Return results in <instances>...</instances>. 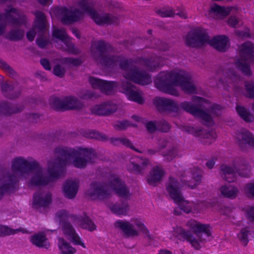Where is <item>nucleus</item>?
<instances>
[{"instance_id": "49530a36", "label": "nucleus", "mask_w": 254, "mask_h": 254, "mask_svg": "<svg viewBox=\"0 0 254 254\" xmlns=\"http://www.w3.org/2000/svg\"><path fill=\"white\" fill-rule=\"evenodd\" d=\"M86 137L100 140H105L106 139L105 135L95 130L89 131V134L86 135Z\"/></svg>"}, {"instance_id": "1a4fd4ad", "label": "nucleus", "mask_w": 254, "mask_h": 254, "mask_svg": "<svg viewBox=\"0 0 254 254\" xmlns=\"http://www.w3.org/2000/svg\"><path fill=\"white\" fill-rule=\"evenodd\" d=\"M186 44L192 47H199L208 44L221 52H225L230 47V40L225 35H218L209 39L206 30L201 27L191 30L185 38Z\"/></svg>"}, {"instance_id": "39448f33", "label": "nucleus", "mask_w": 254, "mask_h": 254, "mask_svg": "<svg viewBox=\"0 0 254 254\" xmlns=\"http://www.w3.org/2000/svg\"><path fill=\"white\" fill-rule=\"evenodd\" d=\"M154 84L159 90L175 96L179 95L176 86L180 87L186 93H198L191 74L183 70L162 71L157 75L154 80Z\"/></svg>"}, {"instance_id": "4c0bfd02", "label": "nucleus", "mask_w": 254, "mask_h": 254, "mask_svg": "<svg viewBox=\"0 0 254 254\" xmlns=\"http://www.w3.org/2000/svg\"><path fill=\"white\" fill-rule=\"evenodd\" d=\"M245 96L247 97L254 99V81H246L245 84ZM252 109L254 110V103L252 105Z\"/></svg>"}, {"instance_id": "2eb2a0df", "label": "nucleus", "mask_w": 254, "mask_h": 254, "mask_svg": "<svg viewBox=\"0 0 254 254\" xmlns=\"http://www.w3.org/2000/svg\"><path fill=\"white\" fill-rule=\"evenodd\" d=\"M242 166L240 168L237 167L239 163L234 161L232 166L223 164L221 166V170L223 172V179L228 182H233L236 180L237 174L244 177H248L250 175V167L244 161L241 162Z\"/></svg>"}, {"instance_id": "f8f14e48", "label": "nucleus", "mask_w": 254, "mask_h": 254, "mask_svg": "<svg viewBox=\"0 0 254 254\" xmlns=\"http://www.w3.org/2000/svg\"><path fill=\"white\" fill-rule=\"evenodd\" d=\"M254 62V45L250 42L243 44L240 49L239 57L234 60L235 65L245 75L252 74L250 63Z\"/></svg>"}, {"instance_id": "ea45409f", "label": "nucleus", "mask_w": 254, "mask_h": 254, "mask_svg": "<svg viewBox=\"0 0 254 254\" xmlns=\"http://www.w3.org/2000/svg\"><path fill=\"white\" fill-rule=\"evenodd\" d=\"M133 126L137 127V125L134 124H132L128 121H118L114 123V127L116 130H125L128 127Z\"/></svg>"}, {"instance_id": "79ce46f5", "label": "nucleus", "mask_w": 254, "mask_h": 254, "mask_svg": "<svg viewBox=\"0 0 254 254\" xmlns=\"http://www.w3.org/2000/svg\"><path fill=\"white\" fill-rule=\"evenodd\" d=\"M249 235H251L250 231L248 228H246L242 229L238 235L239 239L245 245H246L248 243Z\"/></svg>"}, {"instance_id": "4be33fe9", "label": "nucleus", "mask_w": 254, "mask_h": 254, "mask_svg": "<svg viewBox=\"0 0 254 254\" xmlns=\"http://www.w3.org/2000/svg\"><path fill=\"white\" fill-rule=\"evenodd\" d=\"M149 163V160L146 158L137 157L132 158L127 165V169L130 172L136 174H141Z\"/></svg>"}, {"instance_id": "680f3d73", "label": "nucleus", "mask_w": 254, "mask_h": 254, "mask_svg": "<svg viewBox=\"0 0 254 254\" xmlns=\"http://www.w3.org/2000/svg\"><path fill=\"white\" fill-rule=\"evenodd\" d=\"M215 162L214 158H212L207 162V163H206V165L209 169H211L215 165Z\"/></svg>"}, {"instance_id": "5fc2aeb1", "label": "nucleus", "mask_w": 254, "mask_h": 254, "mask_svg": "<svg viewBox=\"0 0 254 254\" xmlns=\"http://www.w3.org/2000/svg\"><path fill=\"white\" fill-rule=\"evenodd\" d=\"M18 11L15 8L8 6L5 9L4 16H13L14 15H19Z\"/></svg>"}, {"instance_id": "dca6fc26", "label": "nucleus", "mask_w": 254, "mask_h": 254, "mask_svg": "<svg viewBox=\"0 0 254 254\" xmlns=\"http://www.w3.org/2000/svg\"><path fill=\"white\" fill-rule=\"evenodd\" d=\"M223 74V77L219 80V84L221 83L227 89L232 88L236 95L239 96L243 93L242 78L236 69L229 68L227 71H224Z\"/></svg>"}, {"instance_id": "864d4df0", "label": "nucleus", "mask_w": 254, "mask_h": 254, "mask_svg": "<svg viewBox=\"0 0 254 254\" xmlns=\"http://www.w3.org/2000/svg\"><path fill=\"white\" fill-rule=\"evenodd\" d=\"M177 150L176 148H173L169 150L168 152L164 155L165 158L168 161L172 160L177 155Z\"/></svg>"}, {"instance_id": "f704fd0d", "label": "nucleus", "mask_w": 254, "mask_h": 254, "mask_svg": "<svg viewBox=\"0 0 254 254\" xmlns=\"http://www.w3.org/2000/svg\"><path fill=\"white\" fill-rule=\"evenodd\" d=\"M236 111L238 115L245 122H252L254 120V117L252 114L246 108L240 105H237Z\"/></svg>"}, {"instance_id": "6ab92c4d", "label": "nucleus", "mask_w": 254, "mask_h": 254, "mask_svg": "<svg viewBox=\"0 0 254 254\" xmlns=\"http://www.w3.org/2000/svg\"><path fill=\"white\" fill-rule=\"evenodd\" d=\"M52 194L48 190H39L33 194L32 207L40 211L44 212L51 204Z\"/></svg>"}, {"instance_id": "f3484780", "label": "nucleus", "mask_w": 254, "mask_h": 254, "mask_svg": "<svg viewBox=\"0 0 254 254\" xmlns=\"http://www.w3.org/2000/svg\"><path fill=\"white\" fill-rule=\"evenodd\" d=\"M53 36L54 38L59 39L60 42L63 44L60 45L57 43V47L59 49L74 55H77L80 53L79 49L75 47L74 44L71 42L70 39L68 37L64 28L54 27Z\"/></svg>"}, {"instance_id": "de8ad7c7", "label": "nucleus", "mask_w": 254, "mask_h": 254, "mask_svg": "<svg viewBox=\"0 0 254 254\" xmlns=\"http://www.w3.org/2000/svg\"><path fill=\"white\" fill-rule=\"evenodd\" d=\"M244 210L246 212L247 216L251 221L254 220V206L251 205H247Z\"/></svg>"}, {"instance_id": "e2e57ef3", "label": "nucleus", "mask_w": 254, "mask_h": 254, "mask_svg": "<svg viewBox=\"0 0 254 254\" xmlns=\"http://www.w3.org/2000/svg\"><path fill=\"white\" fill-rule=\"evenodd\" d=\"M38 0L39 1L40 3H41L42 4H45L51 1V0Z\"/></svg>"}, {"instance_id": "473e14b6", "label": "nucleus", "mask_w": 254, "mask_h": 254, "mask_svg": "<svg viewBox=\"0 0 254 254\" xmlns=\"http://www.w3.org/2000/svg\"><path fill=\"white\" fill-rule=\"evenodd\" d=\"M58 246L60 254H73L76 252V250L63 238H60L59 239Z\"/></svg>"}, {"instance_id": "6e6552de", "label": "nucleus", "mask_w": 254, "mask_h": 254, "mask_svg": "<svg viewBox=\"0 0 254 254\" xmlns=\"http://www.w3.org/2000/svg\"><path fill=\"white\" fill-rule=\"evenodd\" d=\"M56 217L61 225L64 235L69 239L74 244L80 245L83 248L85 246L80 240V237L76 233L72 226L68 222L67 219L70 217L71 221L76 225L82 228L92 231L95 229V225L91 220L87 216L86 214L83 213L82 215H69L65 210L59 211L56 214Z\"/></svg>"}, {"instance_id": "58836bf2", "label": "nucleus", "mask_w": 254, "mask_h": 254, "mask_svg": "<svg viewBox=\"0 0 254 254\" xmlns=\"http://www.w3.org/2000/svg\"><path fill=\"white\" fill-rule=\"evenodd\" d=\"M59 62L64 64L72 66H78L82 63L80 58H63L59 60Z\"/></svg>"}, {"instance_id": "052dcab7", "label": "nucleus", "mask_w": 254, "mask_h": 254, "mask_svg": "<svg viewBox=\"0 0 254 254\" xmlns=\"http://www.w3.org/2000/svg\"><path fill=\"white\" fill-rule=\"evenodd\" d=\"M39 118V115L37 114H28L27 119L29 121L37 122V119Z\"/></svg>"}, {"instance_id": "a878e982", "label": "nucleus", "mask_w": 254, "mask_h": 254, "mask_svg": "<svg viewBox=\"0 0 254 254\" xmlns=\"http://www.w3.org/2000/svg\"><path fill=\"white\" fill-rule=\"evenodd\" d=\"M156 14L163 16H182L185 14V10L182 7H172L168 6L158 7L155 9Z\"/></svg>"}, {"instance_id": "9b49d317", "label": "nucleus", "mask_w": 254, "mask_h": 254, "mask_svg": "<svg viewBox=\"0 0 254 254\" xmlns=\"http://www.w3.org/2000/svg\"><path fill=\"white\" fill-rule=\"evenodd\" d=\"M25 23V17H0V34L5 33V37L10 40H20L24 32L19 26Z\"/></svg>"}, {"instance_id": "6e6d98bb", "label": "nucleus", "mask_w": 254, "mask_h": 254, "mask_svg": "<svg viewBox=\"0 0 254 254\" xmlns=\"http://www.w3.org/2000/svg\"><path fill=\"white\" fill-rule=\"evenodd\" d=\"M153 48L158 49L159 50L166 51L168 50V46L166 43L163 42L162 41L158 40H157V43H156V46L153 47Z\"/></svg>"}, {"instance_id": "393cba45", "label": "nucleus", "mask_w": 254, "mask_h": 254, "mask_svg": "<svg viewBox=\"0 0 254 254\" xmlns=\"http://www.w3.org/2000/svg\"><path fill=\"white\" fill-rule=\"evenodd\" d=\"M79 181L75 179L67 180L63 184V191L64 196L68 199L74 198L78 190Z\"/></svg>"}, {"instance_id": "a18cd8bd", "label": "nucleus", "mask_w": 254, "mask_h": 254, "mask_svg": "<svg viewBox=\"0 0 254 254\" xmlns=\"http://www.w3.org/2000/svg\"><path fill=\"white\" fill-rule=\"evenodd\" d=\"M79 97L81 99H89L93 98H97L98 96L94 91L86 90L81 93L79 95Z\"/></svg>"}, {"instance_id": "c85d7f7f", "label": "nucleus", "mask_w": 254, "mask_h": 254, "mask_svg": "<svg viewBox=\"0 0 254 254\" xmlns=\"http://www.w3.org/2000/svg\"><path fill=\"white\" fill-rule=\"evenodd\" d=\"M164 175V171L162 168L158 166L154 167L150 172L147 179V182L151 185H155L159 182Z\"/></svg>"}, {"instance_id": "f257e3e1", "label": "nucleus", "mask_w": 254, "mask_h": 254, "mask_svg": "<svg viewBox=\"0 0 254 254\" xmlns=\"http://www.w3.org/2000/svg\"><path fill=\"white\" fill-rule=\"evenodd\" d=\"M54 155L55 158L48 162L47 174L35 160L21 157L14 158L11 171L3 170L0 173V199L4 193L16 190L20 179L31 177L29 183L31 186H46L64 176L66 165L72 164L76 168H83L87 163H94L97 159V154L92 148L63 145L55 148Z\"/></svg>"}, {"instance_id": "2f4dec72", "label": "nucleus", "mask_w": 254, "mask_h": 254, "mask_svg": "<svg viewBox=\"0 0 254 254\" xmlns=\"http://www.w3.org/2000/svg\"><path fill=\"white\" fill-rule=\"evenodd\" d=\"M31 241L34 245L38 247L44 248L48 249L50 247V243L46 238L43 232L40 233L32 236Z\"/></svg>"}, {"instance_id": "69168bd1", "label": "nucleus", "mask_w": 254, "mask_h": 254, "mask_svg": "<svg viewBox=\"0 0 254 254\" xmlns=\"http://www.w3.org/2000/svg\"><path fill=\"white\" fill-rule=\"evenodd\" d=\"M36 16H43L44 14L42 12L40 11H38L37 12V13L35 14Z\"/></svg>"}, {"instance_id": "412c9836", "label": "nucleus", "mask_w": 254, "mask_h": 254, "mask_svg": "<svg viewBox=\"0 0 254 254\" xmlns=\"http://www.w3.org/2000/svg\"><path fill=\"white\" fill-rule=\"evenodd\" d=\"M132 119L137 122H140L145 124L148 131L151 133L155 131L156 130L163 132H167L170 128L169 124L164 120L159 122H147L145 119L137 115L132 116Z\"/></svg>"}, {"instance_id": "8fccbe9b", "label": "nucleus", "mask_w": 254, "mask_h": 254, "mask_svg": "<svg viewBox=\"0 0 254 254\" xmlns=\"http://www.w3.org/2000/svg\"><path fill=\"white\" fill-rule=\"evenodd\" d=\"M53 72L56 76L62 77L64 75L65 69L64 67L58 64L55 65Z\"/></svg>"}, {"instance_id": "c03bdc74", "label": "nucleus", "mask_w": 254, "mask_h": 254, "mask_svg": "<svg viewBox=\"0 0 254 254\" xmlns=\"http://www.w3.org/2000/svg\"><path fill=\"white\" fill-rule=\"evenodd\" d=\"M0 67L6 72L9 76H14L15 72L5 62L0 59Z\"/></svg>"}, {"instance_id": "338daca9", "label": "nucleus", "mask_w": 254, "mask_h": 254, "mask_svg": "<svg viewBox=\"0 0 254 254\" xmlns=\"http://www.w3.org/2000/svg\"><path fill=\"white\" fill-rule=\"evenodd\" d=\"M73 33L74 34L75 36H76L77 38H79V34L77 31H73Z\"/></svg>"}, {"instance_id": "4d7b16f0", "label": "nucleus", "mask_w": 254, "mask_h": 254, "mask_svg": "<svg viewBox=\"0 0 254 254\" xmlns=\"http://www.w3.org/2000/svg\"><path fill=\"white\" fill-rule=\"evenodd\" d=\"M236 33L238 36L241 37H249L250 36L249 30L248 29H246L245 31L237 30L236 31Z\"/></svg>"}, {"instance_id": "3c124183", "label": "nucleus", "mask_w": 254, "mask_h": 254, "mask_svg": "<svg viewBox=\"0 0 254 254\" xmlns=\"http://www.w3.org/2000/svg\"><path fill=\"white\" fill-rule=\"evenodd\" d=\"M228 23L230 26L235 28L239 27L242 24L238 17H229Z\"/></svg>"}, {"instance_id": "aec40b11", "label": "nucleus", "mask_w": 254, "mask_h": 254, "mask_svg": "<svg viewBox=\"0 0 254 254\" xmlns=\"http://www.w3.org/2000/svg\"><path fill=\"white\" fill-rule=\"evenodd\" d=\"M179 128L183 131L199 137L201 141L206 145H209L213 142L216 137V132L213 130L196 128L192 126L186 125H181Z\"/></svg>"}, {"instance_id": "a211bd4d", "label": "nucleus", "mask_w": 254, "mask_h": 254, "mask_svg": "<svg viewBox=\"0 0 254 254\" xmlns=\"http://www.w3.org/2000/svg\"><path fill=\"white\" fill-rule=\"evenodd\" d=\"M50 102L53 108L57 110L79 109L83 106V103L73 96H67L64 99L52 97Z\"/></svg>"}, {"instance_id": "cd10ccee", "label": "nucleus", "mask_w": 254, "mask_h": 254, "mask_svg": "<svg viewBox=\"0 0 254 254\" xmlns=\"http://www.w3.org/2000/svg\"><path fill=\"white\" fill-rule=\"evenodd\" d=\"M219 191L223 196L231 199L236 198L239 193V190L236 187L230 184L222 186Z\"/></svg>"}, {"instance_id": "774afa93", "label": "nucleus", "mask_w": 254, "mask_h": 254, "mask_svg": "<svg viewBox=\"0 0 254 254\" xmlns=\"http://www.w3.org/2000/svg\"><path fill=\"white\" fill-rule=\"evenodd\" d=\"M147 33H148V34L151 35V33H152V30H148Z\"/></svg>"}, {"instance_id": "a19ab883", "label": "nucleus", "mask_w": 254, "mask_h": 254, "mask_svg": "<svg viewBox=\"0 0 254 254\" xmlns=\"http://www.w3.org/2000/svg\"><path fill=\"white\" fill-rule=\"evenodd\" d=\"M93 21L98 25L110 24L112 23L113 17H91Z\"/></svg>"}, {"instance_id": "e433bc0d", "label": "nucleus", "mask_w": 254, "mask_h": 254, "mask_svg": "<svg viewBox=\"0 0 254 254\" xmlns=\"http://www.w3.org/2000/svg\"><path fill=\"white\" fill-rule=\"evenodd\" d=\"M19 232H22L23 233L26 232V231L22 228L11 229L7 226L0 225V236L12 235L17 233Z\"/></svg>"}, {"instance_id": "c9c22d12", "label": "nucleus", "mask_w": 254, "mask_h": 254, "mask_svg": "<svg viewBox=\"0 0 254 254\" xmlns=\"http://www.w3.org/2000/svg\"><path fill=\"white\" fill-rule=\"evenodd\" d=\"M111 141L114 145H117L120 144H122L137 152L142 153V151L135 148L132 145L130 140L126 137L112 138Z\"/></svg>"}, {"instance_id": "09e8293b", "label": "nucleus", "mask_w": 254, "mask_h": 254, "mask_svg": "<svg viewBox=\"0 0 254 254\" xmlns=\"http://www.w3.org/2000/svg\"><path fill=\"white\" fill-rule=\"evenodd\" d=\"M60 20L64 24L69 25L79 20L80 17H60Z\"/></svg>"}, {"instance_id": "9d476101", "label": "nucleus", "mask_w": 254, "mask_h": 254, "mask_svg": "<svg viewBox=\"0 0 254 254\" xmlns=\"http://www.w3.org/2000/svg\"><path fill=\"white\" fill-rule=\"evenodd\" d=\"M82 13L90 16H101L104 14L101 8L92 6L89 0H79L76 6L69 8L56 7L52 9L50 11V14L55 16H76Z\"/></svg>"}, {"instance_id": "13d9d810", "label": "nucleus", "mask_w": 254, "mask_h": 254, "mask_svg": "<svg viewBox=\"0 0 254 254\" xmlns=\"http://www.w3.org/2000/svg\"><path fill=\"white\" fill-rule=\"evenodd\" d=\"M220 212L222 214L225 215H229L231 211V208L226 206H222L221 207L220 210Z\"/></svg>"}, {"instance_id": "c756f323", "label": "nucleus", "mask_w": 254, "mask_h": 254, "mask_svg": "<svg viewBox=\"0 0 254 254\" xmlns=\"http://www.w3.org/2000/svg\"><path fill=\"white\" fill-rule=\"evenodd\" d=\"M237 8L234 6L224 7L214 3L211 5L209 11L216 14L228 15L236 11Z\"/></svg>"}, {"instance_id": "ddd939ff", "label": "nucleus", "mask_w": 254, "mask_h": 254, "mask_svg": "<svg viewBox=\"0 0 254 254\" xmlns=\"http://www.w3.org/2000/svg\"><path fill=\"white\" fill-rule=\"evenodd\" d=\"M134 225L143 234L147 235L148 233V231L142 221L138 218H133L130 221L118 220L114 223L115 228L121 230L126 237L136 236L138 235V230L135 229Z\"/></svg>"}, {"instance_id": "4468645a", "label": "nucleus", "mask_w": 254, "mask_h": 254, "mask_svg": "<svg viewBox=\"0 0 254 254\" xmlns=\"http://www.w3.org/2000/svg\"><path fill=\"white\" fill-rule=\"evenodd\" d=\"M46 17H36L33 28L27 33V39L32 41L37 33L39 37L37 39L38 46L41 48H45L49 43V39L46 36L47 30V24Z\"/></svg>"}, {"instance_id": "0e129e2a", "label": "nucleus", "mask_w": 254, "mask_h": 254, "mask_svg": "<svg viewBox=\"0 0 254 254\" xmlns=\"http://www.w3.org/2000/svg\"><path fill=\"white\" fill-rule=\"evenodd\" d=\"M158 254H171V253L168 251H161Z\"/></svg>"}, {"instance_id": "72a5a7b5", "label": "nucleus", "mask_w": 254, "mask_h": 254, "mask_svg": "<svg viewBox=\"0 0 254 254\" xmlns=\"http://www.w3.org/2000/svg\"><path fill=\"white\" fill-rule=\"evenodd\" d=\"M21 107H14L6 102H0V114L9 115L20 112Z\"/></svg>"}, {"instance_id": "20e7f679", "label": "nucleus", "mask_w": 254, "mask_h": 254, "mask_svg": "<svg viewBox=\"0 0 254 254\" xmlns=\"http://www.w3.org/2000/svg\"><path fill=\"white\" fill-rule=\"evenodd\" d=\"M201 180V171L198 168L191 170L190 175L185 172L181 175L182 185L174 178L170 177L166 185V190L170 196L184 212L189 213H197L210 207H213L210 202L197 200L196 202L185 200L181 192V188L188 187L194 188Z\"/></svg>"}, {"instance_id": "bf43d9fd", "label": "nucleus", "mask_w": 254, "mask_h": 254, "mask_svg": "<svg viewBox=\"0 0 254 254\" xmlns=\"http://www.w3.org/2000/svg\"><path fill=\"white\" fill-rule=\"evenodd\" d=\"M41 64L46 70H50L51 69L50 64L46 59H43L40 61Z\"/></svg>"}, {"instance_id": "603ef678", "label": "nucleus", "mask_w": 254, "mask_h": 254, "mask_svg": "<svg viewBox=\"0 0 254 254\" xmlns=\"http://www.w3.org/2000/svg\"><path fill=\"white\" fill-rule=\"evenodd\" d=\"M167 145L166 141L164 139H161L159 141V148L157 150L154 149H149L148 150V153L149 154H154L156 152L160 151L161 149L165 148Z\"/></svg>"}, {"instance_id": "f03ea898", "label": "nucleus", "mask_w": 254, "mask_h": 254, "mask_svg": "<svg viewBox=\"0 0 254 254\" xmlns=\"http://www.w3.org/2000/svg\"><path fill=\"white\" fill-rule=\"evenodd\" d=\"M113 50L110 44L103 40L93 41L91 44L90 52L94 59L109 72L121 69L124 71L125 80L116 82L90 76L89 78L90 84L93 88L98 89L106 95L119 91L124 93L129 100L143 104L144 102L143 93L130 81L141 85L151 83V75L145 71L140 70L136 65L153 71L164 64L162 59L155 56L149 59L140 58L133 61L124 57L114 56L112 54Z\"/></svg>"}, {"instance_id": "b1692460", "label": "nucleus", "mask_w": 254, "mask_h": 254, "mask_svg": "<svg viewBox=\"0 0 254 254\" xmlns=\"http://www.w3.org/2000/svg\"><path fill=\"white\" fill-rule=\"evenodd\" d=\"M235 137L241 147L246 145L254 148V136L248 130L241 128L235 133Z\"/></svg>"}, {"instance_id": "0eeeda50", "label": "nucleus", "mask_w": 254, "mask_h": 254, "mask_svg": "<svg viewBox=\"0 0 254 254\" xmlns=\"http://www.w3.org/2000/svg\"><path fill=\"white\" fill-rule=\"evenodd\" d=\"M187 226L196 233L194 237L190 232L177 226L168 232V237L172 240H187L195 249H199L204 241L209 240L211 237V227L208 224H201L195 220H190Z\"/></svg>"}, {"instance_id": "bb28decb", "label": "nucleus", "mask_w": 254, "mask_h": 254, "mask_svg": "<svg viewBox=\"0 0 254 254\" xmlns=\"http://www.w3.org/2000/svg\"><path fill=\"white\" fill-rule=\"evenodd\" d=\"M1 88L3 95L8 98L14 99L20 94V92L17 90L16 86L12 83L3 82L1 85Z\"/></svg>"}, {"instance_id": "423d86ee", "label": "nucleus", "mask_w": 254, "mask_h": 254, "mask_svg": "<svg viewBox=\"0 0 254 254\" xmlns=\"http://www.w3.org/2000/svg\"><path fill=\"white\" fill-rule=\"evenodd\" d=\"M113 191L126 199H129L131 195L125 182L118 175L110 172L104 177L102 181H93L86 194L92 199H103L109 197Z\"/></svg>"}, {"instance_id": "5701e85b", "label": "nucleus", "mask_w": 254, "mask_h": 254, "mask_svg": "<svg viewBox=\"0 0 254 254\" xmlns=\"http://www.w3.org/2000/svg\"><path fill=\"white\" fill-rule=\"evenodd\" d=\"M118 108V105L114 101H110L96 105L91 108V112L98 115H109L114 113Z\"/></svg>"}, {"instance_id": "7c9ffc66", "label": "nucleus", "mask_w": 254, "mask_h": 254, "mask_svg": "<svg viewBox=\"0 0 254 254\" xmlns=\"http://www.w3.org/2000/svg\"><path fill=\"white\" fill-rule=\"evenodd\" d=\"M108 207L113 213L118 215H126L128 211V205L126 202L112 203L109 204Z\"/></svg>"}, {"instance_id": "37998d69", "label": "nucleus", "mask_w": 254, "mask_h": 254, "mask_svg": "<svg viewBox=\"0 0 254 254\" xmlns=\"http://www.w3.org/2000/svg\"><path fill=\"white\" fill-rule=\"evenodd\" d=\"M246 195L250 198H254V182L247 184L244 189Z\"/></svg>"}, {"instance_id": "7ed1b4c3", "label": "nucleus", "mask_w": 254, "mask_h": 254, "mask_svg": "<svg viewBox=\"0 0 254 254\" xmlns=\"http://www.w3.org/2000/svg\"><path fill=\"white\" fill-rule=\"evenodd\" d=\"M190 102L184 101L178 105L170 99L157 97L153 100V103L160 112L178 113L180 109L190 113L194 117L200 119L203 124L207 126H211L214 122L212 116H218L221 112V106L213 104L205 99L193 96Z\"/></svg>"}]
</instances>
